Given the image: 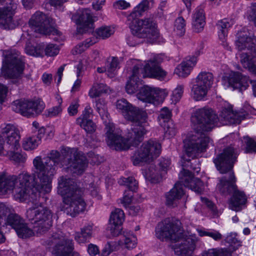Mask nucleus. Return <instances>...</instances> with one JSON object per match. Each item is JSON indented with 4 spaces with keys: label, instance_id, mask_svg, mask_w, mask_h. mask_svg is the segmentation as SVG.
<instances>
[{
    "label": "nucleus",
    "instance_id": "8fccbe9b",
    "mask_svg": "<svg viewBox=\"0 0 256 256\" xmlns=\"http://www.w3.org/2000/svg\"><path fill=\"white\" fill-rule=\"evenodd\" d=\"M96 33L98 36L102 39H105L113 34L114 30L110 26H102L96 30Z\"/></svg>",
    "mask_w": 256,
    "mask_h": 256
},
{
    "label": "nucleus",
    "instance_id": "864d4df0",
    "mask_svg": "<svg viewBox=\"0 0 256 256\" xmlns=\"http://www.w3.org/2000/svg\"><path fill=\"white\" fill-rule=\"evenodd\" d=\"M244 139L246 145V152H256V142L248 136H244Z\"/></svg>",
    "mask_w": 256,
    "mask_h": 256
},
{
    "label": "nucleus",
    "instance_id": "4468645a",
    "mask_svg": "<svg viewBox=\"0 0 256 256\" xmlns=\"http://www.w3.org/2000/svg\"><path fill=\"white\" fill-rule=\"evenodd\" d=\"M44 244L49 246H53L52 254L54 256H70L74 249V243L70 240L64 236L61 232L54 234Z\"/></svg>",
    "mask_w": 256,
    "mask_h": 256
},
{
    "label": "nucleus",
    "instance_id": "a211bd4d",
    "mask_svg": "<svg viewBox=\"0 0 256 256\" xmlns=\"http://www.w3.org/2000/svg\"><path fill=\"white\" fill-rule=\"evenodd\" d=\"M249 82L248 76L238 72H232L228 76L223 78V83L226 86L232 88L234 90L238 89L240 91L247 88Z\"/></svg>",
    "mask_w": 256,
    "mask_h": 256
},
{
    "label": "nucleus",
    "instance_id": "603ef678",
    "mask_svg": "<svg viewBox=\"0 0 256 256\" xmlns=\"http://www.w3.org/2000/svg\"><path fill=\"white\" fill-rule=\"evenodd\" d=\"M88 160L87 158H86L88 163V160H89L90 163L92 164H98L100 163H101L104 160V158L102 156H100L98 154H96L93 152H89L88 154ZM85 157H86V156H85ZM88 164H87L86 166H88ZM86 168L87 167H86Z\"/></svg>",
    "mask_w": 256,
    "mask_h": 256
},
{
    "label": "nucleus",
    "instance_id": "f257e3e1",
    "mask_svg": "<svg viewBox=\"0 0 256 256\" xmlns=\"http://www.w3.org/2000/svg\"><path fill=\"white\" fill-rule=\"evenodd\" d=\"M87 164L84 154L74 148H66L60 152L52 150L46 157L38 156L34 159L32 176L26 171L18 176L0 172V192H12L15 198L20 202L35 198L36 200L40 193L50 192L52 180L58 166L82 174Z\"/></svg>",
    "mask_w": 256,
    "mask_h": 256
},
{
    "label": "nucleus",
    "instance_id": "9b49d317",
    "mask_svg": "<svg viewBox=\"0 0 256 256\" xmlns=\"http://www.w3.org/2000/svg\"><path fill=\"white\" fill-rule=\"evenodd\" d=\"M161 150L160 144L156 140L151 139L144 142L132 157L134 164L152 161L160 156Z\"/></svg>",
    "mask_w": 256,
    "mask_h": 256
},
{
    "label": "nucleus",
    "instance_id": "338daca9",
    "mask_svg": "<svg viewBox=\"0 0 256 256\" xmlns=\"http://www.w3.org/2000/svg\"><path fill=\"white\" fill-rule=\"evenodd\" d=\"M202 202L209 208L214 213H216V209L214 204L206 198L201 197Z\"/></svg>",
    "mask_w": 256,
    "mask_h": 256
},
{
    "label": "nucleus",
    "instance_id": "f8f14e48",
    "mask_svg": "<svg viewBox=\"0 0 256 256\" xmlns=\"http://www.w3.org/2000/svg\"><path fill=\"white\" fill-rule=\"evenodd\" d=\"M106 143L112 149L116 150H128L131 146H136L142 142L144 136H142L140 142H132L128 137V132L126 134V138H122L118 132L115 130L113 123L108 122L106 124Z\"/></svg>",
    "mask_w": 256,
    "mask_h": 256
},
{
    "label": "nucleus",
    "instance_id": "c9c22d12",
    "mask_svg": "<svg viewBox=\"0 0 256 256\" xmlns=\"http://www.w3.org/2000/svg\"><path fill=\"white\" fill-rule=\"evenodd\" d=\"M108 88L104 84L96 83L93 84L88 92V96L91 98L100 96L102 94L108 92Z\"/></svg>",
    "mask_w": 256,
    "mask_h": 256
},
{
    "label": "nucleus",
    "instance_id": "4d7b16f0",
    "mask_svg": "<svg viewBox=\"0 0 256 256\" xmlns=\"http://www.w3.org/2000/svg\"><path fill=\"white\" fill-rule=\"evenodd\" d=\"M232 24V21L228 19H224L218 22L216 24L219 30L228 31V28Z\"/></svg>",
    "mask_w": 256,
    "mask_h": 256
},
{
    "label": "nucleus",
    "instance_id": "423d86ee",
    "mask_svg": "<svg viewBox=\"0 0 256 256\" xmlns=\"http://www.w3.org/2000/svg\"><path fill=\"white\" fill-rule=\"evenodd\" d=\"M134 14L128 16L127 24L131 30L132 36L127 38V43L131 46H134L140 44L141 42L138 38H143L148 42H155L160 33L157 28V24L152 18H148L144 20L136 21L134 18Z\"/></svg>",
    "mask_w": 256,
    "mask_h": 256
},
{
    "label": "nucleus",
    "instance_id": "72a5a7b5",
    "mask_svg": "<svg viewBox=\"0 0 256 256\" xmlns=\"http://www.w3.org/2000/svg\"><path fill=\"white\" fill-rule=\"evenodd\" d=\"M14 210L12 208V212L8 214L6 220V224L12 226L15 230H16L24 222V220L21 218L18 214H13Z\"/></svg>",
    "mask_w": 256,
    "mask_h": 256
},
{
    "label": "nucleus",
    "instance_id": "c03bdc74",
    "mask_svg": "<svg viewBox=\"0 0 256 256\" xmlns=\"http://www.w3.org/2000/svg\"><path fill=\"white\" fill-rule=\"evenodd\" d=\"M8 154L5 156L8 157L10 160L13 161L16 164L23 163L26 160V156L20 153L18 150H14L11 152H8Z\"/></svg>",
    "mask_w": 256,
    "mask_h": 256
},
{
    "label": "nucleus",
    "instance_id": "f704fd0d",
    "mask_svg": "<svg viewBox=\"0 0 256 256\" xmlns=\"http://www.w3.org/2000/svg\"><path fill=\"white\" fill-rule=\"evenodd\" d=\"M232 252L226 248H212L204 250L200 256H232Z\"/></svg>",
    "mask_w": 256,
    "mask_h": 256
},
{
    "label": "nucleus",
    "instance_id": "774afa93",
    "mask_svg": "<svg viewBox=\"0 0 256 256\" xmlns=\"http://www.w3.org/2000/svg\"><path fill=\"white\" fill-rule=\"evenodd\" d=\"M170 164V162L168 159H162L160 160L159 166L162 171L166 172Z\"/></svg>",
    "mask_w": 256,
    "mask_h": 256
},
{
    "label": "nucleus",
    "instance_id": "393cba45",
    "mask_svg": "<svg viewBox=\"0 0 256 256\" xmlns=\"http://www.w3.org/2000/svg\"><path fill=\"white\" fill-rule=\"evenodd\" d=\"M142 66L140 62L134 64L132 70V74L130 76L126 86V90L127 93L129 94L134 93L138 90L139 86L142 84V81L138 78L140 70L142 69Z\"/></svg>",
    "mask_w": 256,
    "mask_h": 256
},
{
    "label": "nucleus",
    "instance_id": "7ed1b4c3",
    "mask_svg": "<svg viewBox=\"0 0 256 256\" xmlns=\"http://www.w3.org/2000/svg\"><path fill=\"white\" fill-rule=\"evenodd\" d=\"M58 193L62 197L64 212L67 214L74 217L84 210L86 204L82 198V191L72 179L60 177Z\"/></svg>",
    "mask_w": 256,
    "mask_h": 256
},
{
    "label": "nucleus",
    "instance_id": "e2e57ef3",
    "mask_svg": "<svg viewBox=\"0 0 256 256\" xmlns=\"http://www.w3.org/2000/svg\"><path fill=\"white\" fill-rule=\"evenodd\" d=\"M8 87L0 83V103L2 104L6 98L7 93H8Z\"/></svg>",
    "mask_w": 256,
    "mask_h": 256
},
{
    "label": "nucleus",
    "instance_id": "aec40b11",
    "mask_svg": "<svg viewBox=\"0 0 256 256\" xmlns=\"http://www.w3.org/2000/svg\"><path fill=\"white\" fill-rule=\"evenodd\" d=\"M16 8L17 4L12 2L6 7L0 9V26L1 28L10 29L14 27L13 16Z\"/></svg>",
    "mask_w": 256,
    "mask_h": 256
},
{
    "label": "nucleus",
    "instance_id": "a878e982",
    "mask_svg": "<svg viewBox=\"0 0 256 256\" xmlns=\"http://www.w3.org/2000/svg\"><path fill=\"white\" fill-rule=\"evenodd\" d=\"M197 62V56H187L185 60L177 66L174 74L180 77L186 78L188 76Z\"/></svg>",
    "mask_w": 256,
    "mask_h": 256
},
{
    "label": "nucleus",
    "instance_id": "37998d69",
    "mask_svg": "<svg viewBox=\"0 0 256 256\" xmlns=\"http://www.w3.org/2000/svg\"><path fill=\"white\" fill-rule=\"evenodd\" d=\"M18 237L26 238L32 236L34 234V230L29 228L27 224L24 222L16 230Z\"/></svg>",
    "mask_w": 256,
    "mask_h": 256
},
{
    "label": "nucleus",
    "instance_id": "6e6552de",
    "mask_svg": "<svg viewBox=\"0 0 256 256\" xmlns=\"http://www.w3.org/2000/svg\"><path fill=\"white\" fill-rule=\"evenodd\" d=\"M236 46L239 50H247L240 54V62L243 67L256 75V48L254 40L246 28L238 32Z\"/></svg>",
    "mask_w": 256,
    "mask_h": 256
},
{
    "label": "nucleus",
    "instance_id": "6ab92c4d",
    "mask_svg": "<svg viewBox=\"0 0 256 256\" xmlns=\"http://www.w3.org/2000/svg\"><path fill=\"white\" fill-rule=\"evenodd\" d=\"M162 94L159 89L144 86L140 90L137 98L144 102L157 104L162 101Z\"/></svg>",
    "mask_w": 256,
    "mask_h": 256
},
{
    "label": "nucleus",
    "instance_id": "7c9ffc66",
    "mask_svg": "<svg viewBox=\"0 0 256 256\" xmlns=\"http://www.w3.org/2000/svg\"><path fill=\"white\" fill-rule=\"evenodd\" d=\"M213 81L214 77L211 72H202L198 74L194 82L210 89Z\"/></svg>",
    "mask_w": 256,
    "mask_h": 256
},
{
    "label": "nucleus",
    "instance_id": "69168bd1",
    "mask_svg": "<svg viewBox=\"0 0 256 256\" xmlns=\"http://www.w3.org/2000/svg\"><path fill=\"white\" fill-rule=\"evenodd\" d=\"M208 236L212 238L216 241H220L222 238V234L216 230H209Z\"/></svg>",
    "mask_w": 256,
    "mask_h": 256
},
{
    "label": "nucleus",
    "instance_id": "c85d7f7f",
    "mask_svg": "<svg viewBox=\"0 0 256 256\" xmlns=\"http://www.w3.org/2000/svg\"><path fill=\"white\" fill-rule=\"evenodd\" d=\"M93 224H88L80 228V232L74 234L75 240L79 244L84 243L92 236Z\"/></svg>",
    "mask_w": 256,
    "mask_h": 256
},
{
    "label": "nucleus",
    "instance_id": "e433bc0d",
    "mask_svg": "<svg viewBox=\"0 0 256 256\" xmlns=\"http://www.w3.org/2000/svg\"><path fill=\"white\" fill-rule=\"evenodd\" d=\"M44 46L43 44H40L36 46L27 44L25 48L27 54L34 56H43Z\"/></svg>",
    "mask_w": 256,
    "mask_h": 256
},
{
    "label": "nucleus",
    "instance_id": "9d476101",
    "mask_svg": "<svg viewBox=\"0 0 256 256\" xmlns=\"http://www.w3.org/2000/svg\"><path fill=\"white\" fill-rule=\"evenodd\" d=\"M184 148L185 154L182 157V166L183 170L179 174L180 179L184 182V186L188 187L192 190L200 194L204 190L202 182L198 178H194L190 172L189 170L186 168H189L193 170L194 172L198 173L200 170V167L198 162L194 158L200 156L202 152L198 154L196 156H188L186 152L185 143H184Z\"/></svg>",
    "mask_w": 256,
    "mask_h": 256
},
{
    "label": "nucleus",
    "instance_id": "49530a36",
    "mask_svg": "<svg viewBox=\"0 0 256 256\" xmlns=\"http://www.w3.org/2000/svg\"><path fill=\"white\" fill-rule=\"evenodd\" d=\"M96 109L102 119L108 118V112L106 104L104 100L100 98L96 102Z\"/></svg>",
    "mask_w": 256,
    "mask_h": 256
},
{
    "label": "nucleus",
    "instance_id": "6e6d98bb",
    "mask_svg": "<svg viewBox=\"0 0 256 256\" xmlns=\"http://www.w3.org/2000/svg\"><path fill=\"white\" fill-rule=\"evenodd\" d=\"M45 54L49 56H53L58 54L59 49L58 46L54 44H48L45 48Z\"/></svg>",
    "mask_w": 256,
    "mask_h": 256
},
{
    "label": "nucleus",
    "instance_id": "c756f323",
    "mask_svg": "<svg viewBox=\"0 0 256 256\" xmlns=\"http://www.w3.org/2000/svg\"><path fill=\"white\" fill-rule=\"evenodd\" d=\"M205 24V17L203 10L198 8L196 10L192 18V26L196 32H201Z\"/></svg>",
    "mask_w": 256,
    "mask_h": 256
},
{
    "label": "nucleus",
    "instance_id": "bf43d9fd",
    "mask_svg": "<svg viewBox=\"0 0 256 256\" xmlns=\"http://www.w3.org/2000/svg\"><path fill=\"white\" fill-rule=\"evenodd\" d=\"M79 106L78 103L77 101L72 102L68 108V112L70 116H74L77 114L78 108Z\"/></svg>",
    "mask_w": 256,
    "mask_h": 256
},
{
    "label": "nucleus",
    "instance_id": "5fc2aeb1",
    "mask_svg": "<svg viewBox=\"0 0 256 256\" xmlns=\"http://www.w3.org/2000/svg\"><path fill=\"white\" fill-rule=\"evenodd\" d=\"M121 226L122 224H117L110 222L108 230L110 231L112 236H118L121 232L122 229Z\"/></svg>",
    "mask_w": 256,
    "mask_h": 256
},
{
    "label": "nucleus",
    "instance_id": "b1692460",
    "mask_svg": "<svg viewBox=\"0 0 256 256\" xmlns=\"http://www.w3.org/2000/svg\"><path fill=\"white\" fill-rule=\"evenodd\" d=\"M182 185L184 182H182V180L177 182L174 188L166 195V204L170 207L176 206L178 203V200L182 196L184 192Z\"/></svg>",
    "mask_w": 256,
    "mask_h": 256
},
{
    "label": "nucleus",
    "instance_id": "58836bf2",
    "mask_svg": "<svg viewBox=\"0 0 256 256\" xmlns=\"http://www.w3.org/2000/svg\"><path fill=\"white\" fill-rule=\"evenodd\" d=\"M39 144L40 142L36 136H29L24 139L22 147L26 150H32L36 148Z\"/></svg>",
    "mask_w": 256,
    "mask_h": 256
},
{
    "label": "nucleus",
    "instance_id": "39448f33",
    "mask_svg": "<svg viewBox=\"0 0 256 256\" xmlns=\"http://www.w3.org/2000/svg\"><path fill=\"white\" fill-rule=\"evenodd\" d=\"M237 152L232 146L224 150L214 160V162L218 170L221 174L228 173V178L223 176L217 184V190L223 195H228L236 188V179L232 169L238 156Z\"/></svg>",
    "mask_w": 256,
    "mask_h": 256
},
{
    "label": "nucleus",
    "instance_id": "f3484780",
    "mask_svg": "<svg viewBox=\"0 0 256 256\" xmlns=\"http://www.w3.org/2000/svg\"><path fill=\"white\" fill-rule=\"evenodd\" d=\"M162 58L160 55H155L150 60L147 61L145 65L144 66L142 62L134 60V64L140 62L142 64V68H144L146 72H148L152 76L161 79L164 78L166 75V72L160 66V64L162 62Z\"/></svg>",
    "mask_w": 256,
    "mask_h": 256
},
{
    "label": "nucleus",
    "instance_id": "4be33fe9",
    "mask_svg": "<svg viewBox=\"0 0 256 256\" xmlns=\"http://www.w3.org/2000/svg\"><path fill=\"white\" fill-rule=\"evenodd\" d=\"M72 18L76 20V24L80 25V29H83L84 31H87L89 29H93L94 28V20L89 9L79 10L76 14L72 16Z\"/></svg>",
    "mask_w": 256,
    "mask_h": 256
},
{
    "label": "nucleus",
    "instance_id": "f03ea898",
    "mask_svg": "<svg viewBox=\"0 0 256 256\" xmlns=\"http://www.w3.org/2000/svg\"><path fill=\"white\" fill-rule=\"evenodd\" d=\"M190 120L192 126L196 133L189 136L184 142L186 154L196 156L206 151L210 139L204 132L211 130L218 125V117L212 108H203L194 111Z\"/></svg>",
    "mask_w": 256,
    "mask_h": 256
},
{
    "label": "nucleus",
    "instance_id": "680f3d73",
    "mask_svg": "<svg viewBox=\"0 0 256 256\" xmlns=\"http://www.w3.org/2000/svg\"><path fill=\"white\" fill-rule=\"evenodd\" d=\"M130 4L129 2L124 0H119L115 2L114 6L116 8L120 10H124L130 6Z\"/></svg>",
    "mask_w": 256,
    "mask_h": 256
},
{
    "label": "nucleus",
    "instance_id": "cd10ccee",
    "mask_svg": "<svg viewBox=\"0 0 256 256\" xmlns=\"http://www.w3.org/2000/svg\"><path fill=\"white\" fill-rule=\"evenodd\" d=\"M232 193L233 194L230 199L229 207L233 210L240 211L242 210V206L246 203V196L243 192L238 190L237 187Z\"/></svg>",
    "mask_w": 256,
    "mask_h": 256
},
{
    "label": "nucleus",
    "instance_id": "3c124183",
    "mask_svg": "<svg viewBox=\"0 0 256 256\" xmlns=\"http://www.w3.org/2000/svg\"><path fill=\"white\" fill-rule=\"evenodd\" d=\"M62 102V100L60 98V100H58V103L60 104L58 106L52 107L46 110L44 115L46 117L50 118L58 116L61 113L62 111V108L60 106Z\"/></svg>",
    "mask_w": 256,
    "mask_h": 256
},
{
    "label": "nucleus",
    "instance_id": "0e129e2a",
    "mask_svg": "<svg viewBox=\"0 0 256 256\" xmlns=\"http://www.w3.org/2000/svg\"><path fill=\"white\" fill-rule=\"evenodd\" d=\"M88 252L91 256H99L100 250L97 246L90 244L88 245Z\"/></svg>",
    "mask_w": 256,
    "mask_h": 256
},
{
    "label": "nucleus",
    "instance_id": "4c0bfd02",
    "mask_svg": "<svg viewBox=\"0 0 256 256\" xmlns=\"http://www.w3.org/2000/svg\"><path fill=\"white\" fill-rule=\"evenodd\" d=\"M149 3L150 2L148 0H142V1L134 8V10L128 16H130L134 14V19L136 20V21H138H138L144 20L146 18L140 20L138 18L142 16V12L146 10L148 8Z\"/></svg>",
    "mask_w": 256,
    "mask_h": 256
},
{
    "label": "nucleus",
    "instance_id": "de8ad7c7",
    "mask_svg": "<svg viewBox=\"0 0 256 256\" xmlns=\"http://www.w3.org/2000/svg\"><path fill=\"white\" fill-rule=\"evenodd\" d=\"M185 20L182 17H179L176 19L174 22V30L177 35L179 36H183L186 31Z\"/></svg>",
    "mask_w": 256,
    "mask_h": 256
},
{
    "label": "nucleus",
    "instance_id": "20e7f679",
    "mask_svg": "<svg viewBox=\"0 0 256 256\" xmlns=\"http://www.w3.org/2000/svg\"><path fill=\"white\" fill-rule=\"evenodd\" d=\"M116 106L124 118L132 123V127L128 130L130 140L134 142H140L142 136H144L148 132L146 128L148 123L146 112L132 106L124 98L117 100Z\"/></svg>",
    "mask_w": 256,
    "mask_h": 256
},
{
    "label": "nucleus",
    "instance_id": "2f4dec72",
    "mask_svg": "<svg viewBox=\"0 0 256 256\" xmlns=\"http://www.w3.org/2000/svg\"><path fill=\"white\" fill-rule=\"evenodd\" d=\"M210 89L194 82L191 90L192 98L196 101L203 100L206 96Z\"/></svg>",
    "mask_w": 256,
    "mask_h": 256
},
{
    "label": "nucleus",
    "instance_id": "dca6fc26",
    "mask_svg": "<svg viewBox=\"0 0 256 256\" xmlns=\"http://www.w3.org/2000/svg\"><path fill=\"white\" fill-rule=\"evenodd\" d=\"M1 135L4 138H6V149L12 152L20 148V131L13 125L8 124L2 130Z\"/></svg>",
    "mask_w": 256,
    "mask_h": 256
},
{
    "label": "nucleus",
    "instance_id": "79ce46f5",
    "mask_svg": "<svg viewBox=\"0 0 256 256\" xmlns=\"http://www.w3.org/2000/svg\"><path fill=\"white\" fill-rule=\"evenodd\" d=\"M124 243L125 248L130 249L134 248L136 244L137 239L131 232H124Z\"/></svg>",
    "mask_w": 256,
    "mask_h": 256
},
{
    "label": "nucleus",
    "instance_id": "ddd939ff",
    "mask_svg": "<svg viewBox=\"0 0 256 256\" xmlns=\"http://www.w3.org/2000/svg\"><path fill=\"white\" fill-rule=\"evenodd\" d=\"M12 109L17 113L28 118L40 114L45 108L44 103L39 99L18 100L12 104Z\"/></svg>",
    "mask_w": 256,
    "mask_h": 256
},
{
    "label": "nucleus",
    "instance_id": "2eb2a0df",
    "mask_svg": "<svg viewBox=\"0 0 256 256\" xmlns=\"http://www.w3.org/2000/svg\"><path fill=\"white\" fill-rule=\"evenodd\" d=\"M29 25L32 30L44 34L60 35V32L51 27L46 16L42 12H36L29 20Z\"/></svg>",
    "mask_w": 256,
    "mask_h": 256
},
{
    "label": "nucleus",
    "instance_id": "412c9836",
    "mask_svg": "<svg viewBox=\"0 0 256 256\" xmlns=\"http://www.w3.org/2000/svg\"><path fill=\"white\" fill-rule=\"evenodd\" d=\"M172 112L167 108L161 109L158 116L159 124L164 129V132L170 137L174 136L176 134V130L171 120Z\"/></svg>",
    "mask_w": 256,
    "mask_h": 256
},
{
    "label": "nucleus",
    "instance_id": "09e8293b",
    "mask_svg": "<svg viewBox=\"0 0 256 256\" xmlns=\"http://www.w3.org/2000/svg\"><path fill=\"white\" fill-rule=\"evenodd\" d=\"M146 174L154 182H158L162 178V174L160 172V170L156 168V166L151 165L148 168Z\"/></svg>",
    "mask_w": 256,
    "mask_h": 256
},
{
    "label": "nucleus",
    "instance_id": "1a4fd4ad",
    "mask_svg": "<svg viewBox=\"0 0 256 256\" xmlns=\"http://www.w3.org/2000/svg\"><path fill=\"white\" fill-rule=\"evenodd\" d=\"M26 216L33 225L34 232L38 234H41L48 231L52 226V212L39 202H32V205L26 210Z\"/></svg>",
    "mask_w": 256,
    "mask_h": 256
},
{
    "label": "nucleus",
    "instance_id": "ea45409f",
    "mask_svg": "<svg viewBox=\"0 0 256 256\" xmlns=\"http://www.w3.org/2000/svg\"><path fill=\"white\" fill-rule=\"evenodd\" d=\"M124 219V214L122 210L116 208L111 212L110 222L117 224H122Z\"/></svg>",
    "mask_w": 256,
    "mask_h": 256
},
{
    "label": "nucleus",
    "instance_id": "5701e85b",
    "mask_svg": "<svg viewBox=\"0 0 256 256\" xmlns=\"http://www.w3.org/2000/svg\"><path fill=\"white\" fill-rule=\"evenodd\" d=\"M92 110L90 106L86 107L82 114L76 119V124L88 133H92L96 129V126L90 119Z\"/></svg>",
    "mask_w": 256,
    "mask_h": 256
},
{
    "label": "nucleus",
    "instance_id": "13d9d810",
    "mask_svg": "<svg viewBox=\"0 0 256 256\" xmlns=\"http://www.w3.org/2000/svg\"><path fill=\"white\" fill-rule=\"evenodd\" d=\"M184 92V86L182 85H178L173 91L172 96L175 98L176 101H178L182 98Z\"/></svg>",
    "mask_w": 256,
    "mask_h": 256
},
{
    "label": "nucleus",
    "instance_id": "473e14b6",
    "mask_svg": "<svg viewBox=\"0 0 256 256\" xmlns=\"http://www.w3.org/2000/svg\"><path fill=\"white\" fill-rule=\"evenodd\" d=\"M98 42V38L92 36L86 40L82 43L74 47L72 50L73 54H82L88 48Z\"/></svg>",
    "mask_w": 256,
    "mask_h": 256
},
{
    "label": "nucleus",
    "instance_id": "0eeeda50",
    "mask_svg": "<svg viewBox=\"0 0 256 256\" xmlns=\"http://www.w3.org/2000/svg\"><path fill=\"white\" fill-rule=\"evenodd\" d=\"M3 55L5 58L1 68L2 76L10 79L12 84H20L22 82L25 68L24 57L15 50H5Z\"/></svg>",
    "mask_w": 256,
    "mask_h": 256
},
{
    "label": "nucleus",
    "instance_id": "a19ab883",
    "mask_svg": "<svg viewBox=\"0 0 256 256\" xmlns=\"http://www.w3.org/2000/svg\"><path fill=\"white\" fill-rule=\"evenodd\" d=\"M118 182L120 185L126 186L128 189L132 191H136L138 188V182L134 177L121 178Z\"/></svg>",
    "mask_w": 256,
    "mask_h": 256
},
{
    "label": "nucleus",
    "instance_id": "052dcab7",
    "mask_svg": "<svg viewBox=\"0 0 256 256\" xmlns=\"http://www.w3.org/2000/svg\"><path fill=\"white\" fill-rule=\"evenodd\" d=\"M132 195L130 192H126L122 200V203L125 207L129 206L132 202Z\"/></svg>",
    "mask_w": 256,
    "mask_h": 256
},
{
    "label": "nucleus",
    "instance_id": "bb28decb",
    "mask_svg": "<svg viewBox=\"0 0 256 256\" xmlns=\"http://www.w3.org/2000/svg\"><path fill=\"white\" fill-rule=\"evenodd\" d=\"M240 114L232 110V108L228 107L222 110L218 118L219 120L222 124H238L242 120Z\"/></svg>",
    "mask_w": 256,
    "mask_h": 256
},
{
    "label": "nucleus",
    "instance_id": "a18cd8bd",
    "mask_svg": "<svg viewBox=\"0 0 256 256\" xmlns=\"http://www.w3.org/2000/svg\"><path fill=\"white\" fill-rule=\"evenodd\" d=\"M119 64L118 58H113L110 62H108L107 67V75L110 78H114Z\"/></svg>",
    "mask_w": 256,
    "mask_h": 256
}]
</instances>
